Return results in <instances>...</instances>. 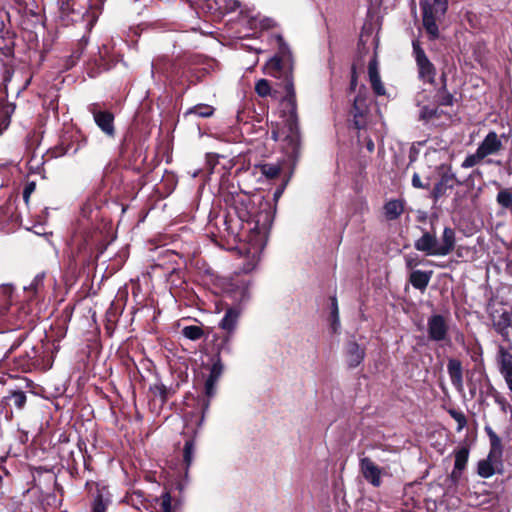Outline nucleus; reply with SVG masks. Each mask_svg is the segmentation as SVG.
I'll return each mask as SVG.
<instances>
[{
	"label": "nucleus",
	"instance_id": "f257e3e1",
	"mask_svg": "<svg viewBox=\"0 0 512 512\" xmlns=\"http://www.w3.org/2000/svg\"><path fill=\"white\" fill-rule=\"evenodd\" d=\"M226 210L222 216L224 231L235 242H246L253 249L262 251L268 241L275 210L268 201L260 202L255 210L251 197L246 193H231L225 197Z\"/></svg>",
	"mask_w": 512,
	"mask_h": 512
},
{
	"label": "nucleus",
	"instance_id": "f03ea898",
	"mask_svg": "<svg viewBox=\"0 0 512 512\" xmlns=\"http://www.w3.org/2000/svg\"><path fill=\"white\" fill-rule=\"evenodd\" d=\"M278 51L265 64V73L280 80L285 91L283 103L285 104L290 122L297 121V99L293 77L292 53L281 35L277 36Z\"/></svg>",
	"mask_w": 512,
	"mask_h": 512
},
{
	"label": "nucleus",
	"instance_id": "7ed1b4c3",
	"mask_svg": "<svg viewBox=\"0 0 512 512\" xmlns=\"http://www.w3.org/2000/svg\"><path fill=\"white\" fill-rule=\"evenodd\" d=\"M25 338L26 333H22L12 342L8 350L5 352L2 362L8 366L11 371L19 373H28L34 370L44 371L50 368L51 365L43 355L44 351L42 346H33L30 351H26L24 354L10 359L12 352L22 344Z\"/></svg>",
	"mask_w": 512,
	"mask_h": 512
},
{
	"label": "nucleus",
	"instance_id": "20e7f679",
	"mask_svg": "<svg viewBox=\"0 0 512 512\" xmlns=\"http://www.w3.org/2000/svg\"><path fill=\"white\" fill-rule=\"evenodd\" d=\"M492 322L494 329L503 337L505 342H509L508 328L512 325L511 313L501 309L495 310L492 314ZM512 345L507 346L499 344L497 353V364L500 372L503 374L508 388L512 391V353L510 350Z\"/></svg>",
	"mask_w": 512,
	"mask_h": 512
},
{
	"label": "nucleus",
	"instance_id": "39448f33",
	"mask_svg": "<svg viewBox=\"0 0 512 512\" xmlns=\"http://www.w3.org/2000/svg\"><path fill=\"white\" fill-rule=\"evenodd\" d=\"M422 230V236L414 242V247L417 251L423 252L427 256H446L454 250L456 235L453 228H444L441 242L438 241L433 227L430 231Z\"/></svg>",
	"mask_w": 512,
	"mask_h": 512
},
{
	"label": "nucleus",
	"instance_id": "423d86ee",
	"mask_svg": "<svg viewBox=\"0 0 512 512\" xmlns=\"http://www.w3.org/2000/svg\"><path fill=\"white\" fill-rule=\"evenodd\" d=\"M240 317V309L238 307H229L226 309L223 318L219 323L221 333L213 332L212 343L213 350L218 353H230V342L234 331L236 330L238 320Z\"/></svg>",
	"mask_w": 512,
	"mask_h": 512
},
{
	"label": "nucleus",
	"instance_id": "0eeeda50",
	"mask_svg": "<svg viewBox=\"0 0 512 512\" xmlns=\"http://www.w3.org/2000/svg\"><path fill=\"white\" fill-rule=\"evenodd\" d=\"M420 8L423 27L429 40L434 41L439 38L437 20L447 12L448 0H433L432 3L428 0H420Z\"/></svg>",
	"mask_w": 512,
	"mask_h": 512
},
{
	"label": "nucleus",
	"instance_id": "6e6552de",
	"mask_svg": "<svg viewBox=\"0 0 512 512\" xmlns=\"http://www.w3.org/2000/svg\"><path fill=\"white\" fill-rule=\"evenodd\" d=\"M27 406V394L21 389H8L0 397V421L11 422L16 415H20Z\"/></svg>",
	"mask_w": 512,
	"mask_h": 512
},
{
	"label": "nucleus",
	"instance_id": "1a4fd4ad",
	"mask_svg": "<svg viewBox=\"0 0 512 512\" xmlns=\"http://www.w3.org/2000/svg\"><path fill=\"white\" fill-rule=\"evenodd\" d=\"M153 69L171 82L184 84L188 63L183 59L160 58L152 64Z\"/></svg>",
	"mask_w": 512,
	"mask_h": 512
},
{
	"label": "nucleus",
	"instance_id": "9d476101",
	"mask_svg": "<svg viewBox=\"0 0 512 512\" xmlns=\"http://www.w3.org/2000/svg\"><path fill=\"white\" fill-rule=\"evenodd\" d=\"M369 113V103L367 89L365 85H361L354 97L349 115L352 117L351 125L357 130L364 129L367 126V116Z\"/></svg>",
	"mask_w": 512,
	"mask_h": 512
},
{
	"label": "nucleus",
	"instance_id": "9b49d317",
	"mask_svg": "<svg viewBox=\"0 0 512 512\" xmlns=\"http://www.w3.org/2000/svg\"><path fill=\"white\" fill-rule=\"evenodd\" d=\"M221 354L215 351V356L213 359V364L210 368V373L208 378L205 381V396L206 399L201 400V413L202 419L205 416V413L208 411L210 406V398H212L216 394V384L222 375L223 372V364L221 360Z\"/></svg>",
	"mask_w": 512,
	"mask_h": 512
},
{
	"label": "nucleus",
	"instance_id": "f8f14e48",
	"mask_svg": "<svg viewBox=\"0 0 512 512\" xmlns=\"http://www.w3.org/2000/svg\"><path fill=\"white\" fill-rule=\"evenodd\" d=\"M88 111L92 114L95 124L102 133L108 138H115V114L111 110L104 109L99 103L90 104Z\"/></svg>",
	"mask_w": 512,
	"mask_h": 512
},
{
	"label": "nucleus",
	"instance_id": "ddd939ff",
	"mask_svg": "<svg viewBox=\"0 0 512 512\" xmlns=\"http://www.w3.org/2000/svg\"><path fill=\"white\" fill-rule=\"evenodd\" d=\"M87 142V136L80 130L66 132L62 135L59 144L55 147L54 153L56 156H63L69 153L76 154Z\"/></svg>",
	"mask_w": 512,
	"mask_h": 512
},
{
	"label": "nucleus",
	"instance_id": "4468645a",
	"mask_svg": "<svg viewBox=\"0 0 512 512\" xmlns=\"http://www.w3.org/2000/svg\"><path fill=\"white\" fill-rule=\"evenodd\" d=\"M449 325L445 316L442 314H433L427 320L428 338L434 342H445L451 345V339L448 335Z\"/></svg>",
	"mask_w": 512,
	"mask_h": 512
},
{
	"label": "nucleus",
	"instance_id": "2eb2a0df",
	"mask_svg": "<svg viewBox=\"0 0 512 512\" xmlns=\"http://www.w3.org/2000/svg\"><path fill=\"white\" fill-rule=\"evenodd\" d=\"M413 54L418 67L419 78L423 81L434 83L436 76V68L434 64L426 56L424 49L418 40L412 42Z\"/></svg>",
	"mask_w": 512,
	"mask_h": 512
},
{
	"label": "nucleus",
	"instance_id": "dca6fc26",
	"mask_svg": "<svg viewBox=\"0 0 512 512\" xmlns=\"http://www.w3.org/2000/svg\"><path fill=\"white\" fill-rule=\"evenodd\" d=\"M177 489L179 490L178 495L165 488L161 495L155 498L159 502L161 512H182L184 499L181 496L182 485L180 483L177 484Z\"/></svg>",
	"mask_w": 512,
	"mask_h": 512
},
{
	"label": "nucleus",
	"instance_id": "f3484780",
	"mask_svg": "<svg viewBox=\"0 0 512 512\" xmlns=\"http://www.w3.org/2000/svg\"><path fill=\"white\" fill-rule=\"evenodd\" d=\"M360 471L366 481L374 487H380L382 484V469L376 465L369 457L361 458L359 461Z\"/></svg>",
	"mask_w": 512,
	"mask_h": 512
},
{
	"label": "nucleus",
	"instance_id": "a211bd4d",
	"mask_svg": "<svg viewBox=\"0 0 512 512\" xmlns=\"http://www.w3.org/2000/svg\"><path fill=\"white\" fill-rule=\"evenodd\" d=\"M463 184L464 181L459 180L452 172H444L432 189L431 197L436 202L446 194L447 190H452L455 185Z\"/></svg>",
	"mask_w": 512,
	"mask_h": 512
},
{
	"label": "nucleus",
	"instance_id": "6ab92c4d",
	"mask_svg": "<svg viewBox=\"0 0 512 512\" xmlns=\"http://www.w3.org/2000/svg\"><path fill=\"white\" fill-rule=\"evenodd\" d=\"M60 11L64 16H79L84 17L88 14V24L87 27L91 30L94 23L97 21L96 15H90L88 9L78 7L77 0H59Z\"/></svg>",
	"mask_w": 512,
	"mask_h": 512
},
{
	"label": "nucleus",
	"instance_id": "aec40b11",
	"mask_svg": "<svg viewBox=\"0 0 512 512\" xmlns=\"http://www.w3.org/2000/svg\"><path fill=\"white\" fill-rule=\"evenodd\" d=\"M366 348L359 345L354 339L349 340L345 347V358L350 369L358 367L365 359Z\"/></svg>",
	"mask_w": 512,
	"mask_h": 512
},
{
	"label": "nucleus",
	"instance_id": "412c9836",
	"mask_svg": "<svg viewBox=\"0 0 512 512\" xmlns=\"http://www.w3.org/2000/svg\"><path fill=\"white\" fill-rule=\"evenodd\" d=\"M85 488L93 496L92 512H106L107 500L104 499L105 487H100L98 482L87 481Z\"/></svg>",
	"mask_w": 512,
	"mask_h": 512
},
{
	"label": "nucleus",
	"instance_id": "4be33fe9",
	"mask_svg": "<svg viewBox=\"0 0 512 512\" xmlns=\"http://www.w3.org/2000/svg\"><path fill=\"white\" fill-rule=\"evenodd\" d=\"M503 472V462L491 457L487 456L486 459L480 460L478 462L477 473L482 478H489L495 473Z\"/></svg>",
	"mask_w": 512,
	"mask_h": 512
},
{
	"label": "nucleus",
	"instance_id": "5701e85b",
	"mask_svg": "<svg viewBox=\"0 0 512 512\" xmlns=\"http://www.w3.org/2000/svg\"><path fill=\"white\" fill-rule=\"evenodd\" d=\"M447 372L452 385L458 390H463V367L462 362L457 358H449Z\"/></svg>",
	"mask_w": 512,
	"mask_h": 512
},
{
	"label": "nucleus",
	"instance_id": "b1692460",
	"mask_svg": "<svg viewBox=\"0 0 512 512\" xmlns=\"http://www.w3.org/2000/svg\"><path fill=\"white\" fill-rule=\"evenodd\" d=\"M368 76L371 83V88L377 96H383L386 94V89L381 81L378 62L376 57L371 59L368 64Z\"/></svg>",
	"mask_w": 512,
	"mask_h": 512
},
{
	"label": "nucleus",
	"instance_id": "393cba45",
	"mask_svg": "<svg viewBox=\"0 0 512 512\" xmlns=\"http://www.w3.org/2000/svg\"><path fill=\"white\" fill-rule=\"evenodd\" d=\"M502 147V143L498 138V135L491 131L489 132L484 140L479 144L477 150L479 151V155H482L484 158L498 152Z\"/></svg>",
	"mask_w": 512,
	"mask_h": 512
},
{
	"label": "nucleus",
	"instance_id": "a878e982",
	"mask_svg": "<svg viewBox=\"0 0 512 512\" xmlns=\"http://www.w3.org/2000/svg\"><path fill=\"white\" fill-rule=\"evenodd\" d=\"M405 210V202L402 199H391L383 206L384 216L387 221L397 220Z\"/></svg>",
	"mask_w": 512,
	"mask_h": 512
},
{
	"label": "nucleus",
	"instance_id": "bb28decb",
	"mask_svg": "<svg viewBox=\"0 0 512 512\" xmlns=\"http://www.w3.org/2000/svg\"><path fill=\"white\" fill-rule=\"evenodd\" d=\"M433 271L413 270L409 274V283L417 290L424 292L431 280Z\"/></svg>",
	"mask_w": 512,
	"mask_h": 512
},
{
	"label": "nucleus",
	"instance_id": "cd10ccee",
	"mask_svg": "<svg viewBox=\"0 0 512 512\" xmlns=\"http://www.w3.org/2000/svg\"><path fill=\"white\" fill-rule=\"evenodd\" d=\"M124 310V304L120 299L112 301L105 314L106 329H112L119 320Z\"/></svg>",
	"mask_w": 512,
	"mask_h": 512
},
{
	"label": "nucleus",
	"instance_id": "c85d7f7f",
	"mask_svg": "<svg viewBox=\"0 0 512 512\" xmlns=\"http://www.w3.org/2000/svg\"><path fill=\"white\" fill-rule=\"evenodd\" d=\"M484 430L490 440V451L488 455L502 461L503 446L501 438L490 426H485Z\"/></svg>",
	"mask_w": 512,
	"mask_h": 512
},
{
	"label": "nucleus",
	"instance_id": "c756f323",
	"mask_svg": "<svg viewBox=\"0 0 512 512\" xmlns=\"http://www.w3.org/2000/svg\"><path fill=\"white\" fill-rule=\"evenodd\" d=\"M181 333L185 338L192 341H197L203 338L204 336H206V338H209L210 334H213V330L210 327H207L206 330H204L202 326L189 325L183 327Z\"/></svg>",
	"mask_w": 512,
	"mask_h": 512
},
{
	"label": "nucleus",
	"instance_id": "7c9ffc66",
	"mask_svg": "<svg viewBox=\"0 0 512 512\" xmlns=\"http://www.w3.org/2000/svg\"><path fill=\"white\" fill-rule=\"evenodd\" d=\"M149 393L154 398H159L161 405H164L169 400L170 396L174 393V391L164 385L162 382L157 381L154 384L149 386Z\"/></svg>",
	"mask_w": 512,
	"mask_h": 512
},
{
	"label": "nucleus",
	"instance_id": "2f4dec72",
	"mask_svg": "<svg viewBox=\"0 0 512 512\" xmlns=\"http://www.w3.org/2000/svg\"><path fill=\"white\" fill-rule=\"evenodd\" d=\"M186 72L187 73L185 75V80H184V84L187 83L186 88H185L186 90L188 88H190L191 85H195V84L201 82L203 77H205L206 74L208 73L205 68L193 67L190 64H188Z\"/></svg>",
	"mask_w": 512,
	"mask_h": 512
},
{
	"label": "nucleus",
	"instance_id": "473e14b6",
	"mask_svg": "<svg viewBox=\"0 0 512 512\" xmlns=\"http://www.w3.org/2000/svg\"><path fill=\"white\" fill-rule=\"evenodd\" d=\"M15 104L6 102L3 98H0V125L6 129L11 121V116L15 111Z\"/></svg>",
	"mask_w": 512,
	"mask_h": 512
},
{
	"label": "nucleus",
	"instance_id": "72a5a7b5",
	"mask_svg": "<svg viewBox=\"0 0 512 512\" xmlns=\"http://www.w3.org/2000/svg\"><path fill=\"white\" fill-rule=\"evenodd\" d=\"M225 292L230 294L234 300L242 302L247 297L248 287L244 285V283L234 284L228 282L225 287Z\"/></svg>",
	"mask_w": 512,
	"mask_h": 512
},
{
	"label": "nucleus",
	"instance_id": "f704fd0d",
	"mask_svg": "<svg viewBox=\"0 0 512 512\" xmlns=\"http://www.w3.org/2000/svg\"><path fill=\"white\" fill-rule=\"evenodd\" d=\"M255 170L257 173H260L261 175L265 176L267 179H275L277 178L281 173V166L279 164H273V163H261L258 165H255Z\"/></svg>",
	"mask_w": 512,
	"mask_h": 512
},
{
	"label": "nucleus",
	"instance_id": "c9c22d12",
	"mask_svg": "<svg viewBox=\"0 0 512 512\" xmlns=\"http://www.w3.org/2000/svg\"><path fill=\"white\" fill-rule=\"evenodd\" d=\"M215 108L211 105L200 103L189 108L184 116L194 115L200 118H209L213 116Z\"/></svg>",
	"mask_w": 512,
	"mask_h": 512
},
{
	"label": "nucleus",
	"instance_id": "e433bc0d",
	"mask_svg": "<svg viewBox=\"0 0 512 512\" xmlns=\"http://www.w3.org/2000/svg\"><path fill=\"white\" fill-rule=\"evenodd\" d=\"M454 456V468L458 471L465 470L469 459V448L466 446L460 447L459 449L454 451Z\"/></svg>",
	"mask_w": 512,
	"mask_h": 512
},
{
	"label": "nucleus",
	"instance_id": "4c0bfd02",
	"mask_svg": "<svg viewBox=\"0 0 512 512\" xmlns=\"http://www.w3.org/2000/svg\"><path fill=\"white\" fill-rule=\"evenodd\" d=\"M73 312L74 305L68 304L63 308L60 316L55 321L56 326L63 327V333H67L68 325L72 319Z\"/></svg>",
	"mask_w": 512,
	"mask_h": 512
},
{
	"label": "nucleus",
	"instance_id": "58836bf2",
	"mask_svg": "<svg viewBox=\"0 0 512 512\" xmlns=\"http://www.w3.org/2000/svg\"><path fill=\"white\" fill-rule=\"evenodd\" d=\"M437 107L423 106L420 110L419 118L425 122H429L435 118H440L444 115V111Z\"/></svg>",
	"mask_w": 512,
	"mask_h": 512
},
{
	"label": "nucleus",
	"instance_id": "ea45409f",
	"mask_svg": "<svg viewBox=\"0 0 512 512\" xmlns=\"http://www.w3.org/2000/svg\"><path fill=\"white\" fill-rule=\"evenodd\" d=\"M195 453V440L194 438H189L185 441L183 447V462L185 464L186 470L192 464L193 456Z\"/></svg>",
	"mask_w": 512,
	"mask_h": 512
},
{
	"label": "nucleus",
	"instance_id": "a19ab883",
	"mask_svg": "<svg viewBox=\"0 0 512 512\" xmlns=\"http://www.w3.org/2000/svg\"><path fill=\"white\" fill-rule=\"evenodd\" d=\"M41 135L36 131H31L27 134L25 138V146L28 154L32 155V153H36V149L40 145Z\"/></svg>",
	"mask_w": 512,
	"mask_h": 512
},
{
	"label": "nucleus",
	"instance_id": "79ce46f5",
	"mask_svg": "<svg viewBox=\"0 0 512 512\" xmlns=\"http://www.w3.org/2000/svg\"><path fill=\"white\" fill-rule=\"evenodd\" d=\"M255 92L260 97L275 96L276 90H273L267 79H260L255 84Z\"/></svg>",
	"mask_w": 512,
	"mask_h": 512
},
{
	"label": "nucleus",
	"instance_id": "37998d69",
	"mask_svg": "<svg viewBox=\"0 0 512 512\" xmlns=\"http://www.w3.org/2000/svg\"><path fill=\"white\" fill-rule=\"evenodd\" d=\"M88 44V37L83 36L76 44V47L72 50L70 55L71 65H74L79 60Z\"/></svg>",
	"mask_w": 512,
	"mask_h": 512
},
{
	"label": "nucleus",
	"instance_id": "c03bdc74",
	"mask_svg": "<svg viewBox=\"0 0 512 512\" xmlns=\"http://www.w3.org/2000/svg\"><path fill=\"white\" fill-rule=\"evenodd\" d=\"M331 301V328L333 332H336L340 326L338 301L336 296L330 297Z\"/></svg>",
	"mask_w": 512,
	"mask_h": 512
},
{
	"label": "nucleus",
	"instance_id": "a18cd8bd",
	"mask_svg": "<svg viewBox=\"0 0 512 512\" xmlns=\"http://www.w3.org/2000/svg\"><path fill=\"white\" fill-rule=\"evenodd\" d=\"M497 202L505 208H512V192L509 189L501 190L497 195Z\"/></svg>",
	"mask_w": 512,
	"mask_h": 512
},
{
	"label": "nucleus",
	"instance_id": "49530a36",
	"mask_svg": "<svg viewBox=\"0 0 512 512\" xmlns=\"http://www.w3.org/2000/svg\"><path fill=\"white\" fill-rule=\"evenodd\" d=\"M449 415L457 422V430H462L467 425V419L464 413L460 410L451 408L448 410Z\"/></svg>",
	"mask_w": 512,
	"mask_h": 512
},
{
	"label": "nucleus",
	"instance_id": "de8ad7c7",
	"mask_svg": "<svg viewBox=\"0 0 512 512\" xmlns=\"http://www.w3.org/2000/svg\"><path fill=\"white\" fill-rule=\"evenodd\" d=\"M43 165V156L38 159L36 153L33 152L28 159L29 170L35 173H39Z\"/></svg>",
	"mask_w": 512,
	"mask_h": 512
},
{
	"label": "nucleus",
	"instance_id": "09e8293b",
	"mask_svg": "<svg viewBox=\"0 0 512 512\" xmlns=\"http://www.w3.org/2000/svg\"><path fill=\"white\" fill-rule=\"evenodd\" d=\"M358 86V73H357V67L355 64H352L351 66V74H350V83L347 88V95H351L354 93Z\"/></svg>",
	"mask_w": 512,
	"mask_h": 512
},
{
	"label": "nucleus",
	"instance_id": "8fccbe9b",
	"mask_svg": "<svg viewBox=\"0 0 512 512\" xmlns=\"http://www.w3.org/2000/svg\"><path fill=\"white\" fill-rule=\"evenodd\" d=\"M484 157L482 155H479V151L476 150L474 154L468 155L464 161L462 162L463 168H471L477 165Z\"/></svg>",
	"mask_w": 512,
	"mask_h": 512
},
{
	"label": "nucleus",
	"instance_id": "3c124183",
	"mask_svg": "<svg viewBox=\"0 0 512 512\" xmlns=\"http://www.w3.org/2000/svg\"><path fill=\"white\" fill-rule=\"evenodd\" d=\"M286 141L288 142V145L290 146L291 153L293 155H297L300 148V141L299 136L297 134H291L286 137Z\"/></svg>",
	"mask_w": 512,
	"mask_h": 512
},
{
	"label": "nucleus",
	"instance_id": "603ef678",
	"mask_svg": "<svg viewBox=\"0 0 512 512\" xmlns=\"http://www.w3.org/2000/svg\"><path fill=\"white\" fill-rule=\"evenodd\" d=\"M455 98L452 93H446L445 95H439L435 98V102L438 106H452Z\"/></svg>",
	"mask_w": 512,
	"mask_h": 512
},
{
	"label": "nucleus",
	"instance_id": "864d4df0",
	"mask_svg": "<svg viewBox=\"0 0 512 512\" xmlns=\"http://www.w3.org/2000/svg\"><path fill=\"white\" fill-rule=\"evenodd\" d=\"M492 398L494 399L495 403H497L500 406V409L503 412L507 411V407L509 406V404L506 398L500 392H498L497 390H493Z\"/></svg>",
	"mask_w": 512,
	"mask_h": 512
},
{
	"label": "nucleus",
	"instance_id": "5fc2aeb1",
	"mask_svg": "<svg viewBox=\"0 0 512 512\" xmlns=\"http://www.w3.org/2000/svg\"><path fill=\"white\" fill-rule=\"evenodd\" d=\"M421 263L420 259L417 255L411 256L408 255L405 257V266L406 269L413 271L416 266H418Z\"/></svg>",
	"mask_w": 512,
	"mask_h": 512
},
{
	"label": "nucleus",
	"instance_id": "6e6d98bb",
	"mask_svg": "<svg viewBox=\"0 0 512 512\" xmlns=\"http://www.w3.org/2000/svg\"><path fill=\"white\" fill-rule=\"evenodd\" d=\"M412 186L417 189H429L430 183H423L418 173H414L412 176Z\"/></svg>",
	"mask_w": 512,
	"mask_h": 512
},
{
	"label": "nucleus",
	"instance_id": "4d7b16f0",
	"mask_svg": "<svg viewBox=\"0 0 512 512\" xmlns=\"http://www.w3.org/2000/svg\"><path fill=\"white\" fill-rule=\"evenodd\" d=\"M35 188H36L35 182H28L25 185L24 190H23V198L26 203L28 202L29 197L34 192Z\"/></svg>",
	"mask_w": 512,
	"mask_h": 512
},
{
	"label": "nucleus",
	"instance_id": "13d9d810",
	"mask_svg": "<svg viewBox=\"0 0 512 512\" xmlns=\"http://www.w3.org/2000/svg\"><path fill=\"white\" fill-rule=\"evenodd\" d=\"M12 76H13V71L8 69V68H6L4 73H3V83H4V86H5V90H7V83L9 81H11Z\"/></svg>",
	"mask_w": 512,
	"mask_h": 512
},
{
	"label": "nucleus",
	"instance_id": "bf43d9fd",
	"mask_svg": "<svg viewBox=\"0 0 512 512\" xmlns=\"http://www.w3.org/2000/svg\"><path fill=\"white\" fill-rule=\"evenodd\" d=\"M462 471H458L455 468L452 470L451 474L449 475V479L454 483L457 484L460 477H461Z\"/></svg>",
	"mask_w": 512,
	"mask_h": 512
},
{
	"label": "nucleus",
	"instance_id": "052dcab7",
	"mask_svg": "<svg viewBox=\"0 0 512 512\" xmlns=\"http://www.w3.org/2000/svg\"><path fill=\"white\" fill-rule=\"evenodd\" d=\"M7 166L5 164H0V187L4 185L5 176L7 173Z\"/></svg>",
	"mask_w": 512,
	"mask_h": 512
},
{
	"label": "nucleus",
	"instance_id": "680f3d73",
	"mask_svg": "<svg viewBox=\"0 0 512 512\" xmlns=\"http://www.w3.org/2000/svg\"><path fill=\"white\" fill-rule=\"evenodd\" d=\"M24 12L26 16L34 17L36 19V22L40 21V14L35 12L33 9L25 8Z\"/></svg>",
	"mask_w": 512,
	"mask_h": 512
},
{
	"label": "nucleus",
	"instance_id": "e2e57ef3",
	"mask_svg": "<svg viewBox=\"0 0 512 512\" xmlns=\"http://www.w3.org/2000/svg\"><path fill=\"white\" fill-rule=\"evenodd\" d=\"M82 249L84 250H88L90 255L93 253V247H92V244H90L87 240V238L84 239V242L83 244L79 247V250L81 251Z\"/></svg>",
	"mask_w": 512,
	"mask_h": 512
},
{
	"label": "nucleus",
	"instance_id": "0e129e2a",
	"mask_svg": "<svg viewBox=\"0 0 512 512\" xmlns=\"http://www.w3.org/2000/svg\"><path fill=\"white\" fill-rule=\"evenodd\" d=\"M129 141H130V136L128 134H126L121 143V153H124V151L126 150V148L129 145Z\"/></svg>",
	"mask_w": 512,
	"mask_h": 512
},
{
	"label": "nucleus",
	"instance_id": "69168bd1",
	"mask_svg": "<svg viewBox=\"0 0 512 512\" xmlns=\"http://www.w3.org/2000/svg\"><path fill=\"white\" fill-rule=\"evenodd\" d=\"M446 93H450L447 89V84L443 83L441 87L437 90L435 98H437L439 95H445Z\"/></svg>",
	"mask_w": 512,
	"mask_h": 512
},
{
	"label": "nucleus",
	"instance_id": "338daca9",
	"mask_svg": "<svg viewBox=\"0 0 512 512\" xmlns=\"http://www.w3.org/2000/svg\"><path fill=\"white\" fill-rule=\"evenodd\" d=\"M365 145H366V149H367L370 153H372V152L374 151V149H375V145H374V142H373V140H372L371 138H367V139H366V143H365Z\"/></svg>",
	"mask_w": 512,
	"mask_h": 512
},
{
	"label": "nucleus",
	"instance_id": "774afa93",
	"mask_svg": "<svg viewBox=\"0 0 512 512\" xmlns=\"http://www.w3.org/2000/svg\"><path fill=\"white\" fill-rule=\"evenodd\" d=\"M455 341L457 343L464 344V342H465V335L461 331H458L456 333V335H455Z\"/></svg>",
	"mask_w": 512,
	"mask_h": 512
}]
</instances>
